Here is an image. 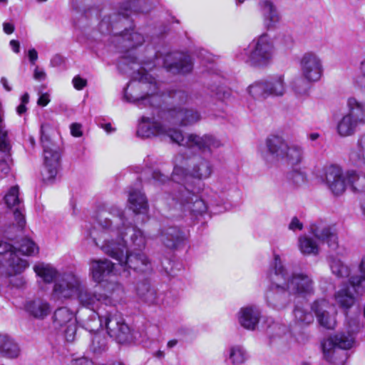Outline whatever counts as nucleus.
<instances>
[{
  "label": "nucleus",
  "instance_id": "nucleus-1",
  "mask_svg": "<svg viewBox=\"0 0 365 365\" xmlns=\"http://www.w3.org/2000/svg\"><path fill=\"white\" fill-rule=\"evenodd\" d=\"M96 220L102 231L94 241L104 253L119 262L125 269L145 272L150 269L147 255L141 251L147 245L148 237L136 226L127 223L124 212L115 206L101 209Z\"/></svg>",
  "mask_w": 365,
  "mask_h": 365
},
{
  "label": "nucleus",
  "instance_id": "nucleus-2",
  "mask_svg": "<svg viewBox=\"0 0 365 365\" xmlns=\"http://www.w3.org/2000/svg\"><path fill=\"white\" fill-rule=\"evenodd\" d=\"M274 272L271 274V284L265 294L267 304L281 309L289 302V297H306L314 293V282L312 277L304 272L289 274L284 267L281 257L274 254Z\"/></svg>",
  "mask_w": 365,
  "mask_h": 365
},
{
  "label": "nucleus",
  "instance_id": "nucleus-3",
  "mask_svg": "<svg viewBox=\"0 0 365 365\" xmlns=\"http://www.w3.org/2000/svg\"><path fill=\"white\" fill-rule=\"evenodd\" d=\"M158 89L155 80L146 72L145 68L142 67L133 74L124 91V96L128 101L136 103L140 108L145 107L147 103L154 106L159 103Z\"/></svg>",
  "mask_w": 365,
  "mask_h": 365
},
{
  "label": "nucleus",
  "instance_id": "nucleus-4",
  "mask_svg": "<svg viewBox=\"0 0 365 365\" xmlns=\"http://www.w3.org/2000/svg\"><path fill=\"white\" fill-rule=\"evenodd\" d=\"M36 275L46 283L54 281L53 294L58 297H71L80 286V279L73 272L60 274L51 264L38 263L34 267Z\"/></svg>",
  "mask_w": 365,
  "mask_h": 365
},
{
  "label": "nucleus",
  "instance_id": "nucleus-5",
  "mask_svg": "<svg viewBox=\"0 0 365 365\" xmlns=\"http://www.w3.org/2000/svg\"><path fill=\"white\" fill-rule=\"evenodd\" d=\"M362 327L356 319L349 322L347 330L341 331L324 340L322 348L327 360L339 365H343L346 354H343V359L337 361L336 356L339 355V349H349L355 344V335Z\"/></svg>",
  "mask_w": 365,
  "mask_h": 365
},
{
  "label": "nucleus",
  "instance_id": "nucleus-6",
  "mask_svg": "<svg viewBox=\"0 0 365 365\" xmlns=\"http://www.w3.org/2000/svg\"><path fill=\"white\" fill-rule=\"evenodd\" d=\"M275 54L274 41L269 35L262 34L255 37L247 49L237 54V57L255 66H265L269 64Z\"/></svg>",
  "mask_w": 365,
  "mask_h": 365
},
{
  "label": "nucleus",
  "instance_id": "nucleus-7",
  "mask_svg": "<svg viewBox=\"0 0 365 365\" xmlns=\"http://www.w3.org/2000/svg\"><path fill=\"white\" fill-rule=\"evenodd\" d=\"M81 286L80 282L79 288L73 294L78 292L77 298L79 304L93 311V319L97 317L98 313H100L99 309L102 306H115L116 303L123 299L124 294L122 285L117 282L114 284L115 289L110 297L86 288H81Z\"/></svg>",
  "mask_w": 365,
  "mask_h": 365
},
{
  "label": "nucleus",
  "instance_id": "nucleus-8",
  "mask_svg": "<svg viewBox=\"0 0 365 365\" xmlns=\"http://www.w3.org/2000/svg\"><path fill=\"white\" fill-rule=\"evenodd\" d=\"M103 326L106 327L108 334L111 337H115L119 341L127 339L130 329L125 323L122 316L118 312L113 314L108 312L105 315H103L102 313H98L95 319L86 324V328L89 331L98 330L99 327Z\"/></svg>",
  "mask_w": 365,
  "mask_h": 365
},
{
  "label": "nucleus",
  "instance_id": "nucleus-9",
  "mask_svg": "<svg viewBox=\"0 0 365 365\" xmlns=\"http://www.w3.org/2000/svg\"><path fill=\"white\" fill-rule=\"evenodd\" d=\"M213 171L212 163L207 159L200 158L193 163L190 171L183 166L175 165L172 174V180L182 184L181 186L192 187L190 183L191 178L207 180L212 176Z\"/></svg>",
  "mask_w": 365,
  "mask_h": 365
},
{
  "label": "nucleus",
  "instance_id": "nucleus-10",
  "mask_svg": "<svg viewBox=\"0 0 365 365\" xmlns=\"http://www.w3.org/2000/svg\"><path fill=\"white\" fill-rule=\"evenodd\" d=\"M28 267L27 260L19 257L17 250L13 245L0 240V274H19Z\"/></svg>",
  "mask_w": 365,
  "mask_h": 365
},
{
  "label": "nucleus",
  "instance_id": "nucleus-11",
  "mask_svg": "<svg viewBox=\"0 0 365 365\" xmlns=\"http://www.w3.org/2000/svg\"><path fill=\"white\" fill-rule=\"evenodd\" d=\"M171 142L179 145L201 151L211 150L222 145L221 142L212 135H199L195 133L183 135L182 132L176 128L172 131Z\"/></svg>",
  "mask_w": 365,
  "mask_h": 365
},
{
  "label": "nucleus",
  "instance_id": "nucleus-12",
  "mask_svg": "<svg viewBox=\"0 0 365 365\" xmlns=\"http://www.w3.org/2000/svg\"><path fill=\"white\" fill-rule=\"evenodd\" d=\"M50 129V125L47 123L41 125V141L43 143V168L41 172L43 180L47 182H51L56 178L60 168V153L54 145H47L48 139L46 133Z\"/></svg>",
  "mask_w": 365,
  "mask_h": 365
},
{
  "label": "nucleus",
  "instance_id": "nucleus-13",
  "mask_svg": "<svg viewBox=\"0 0 365 365\" xmlns=\"http://www.w3.org/2000/svg\"><path fill=\"white\" fill-rule=\"evenodd\" d=\"M195 192V189L192 187L180 186L178 192L172 197V200L184 210L195 214L206 212L210 206L202 195L199 198Z\"/></svg>",
  "mask_w": 365,
  "mask_h": 365
},
{
  "label": "nucleus",
  "instance_id": "nucleus-14",
  "mask_svg": "<svg viewBox=\"0 0 365 365\" xmlns=\"http://www.w3.org/2000/svg\"><path fill=\"white\" fill-rule=\"evenodd\" d=\"M302 77L309 83L318 82L324 73L323 61L314 51L305 52L299 59Z\"/></svg>",
  "mask_w": 365,
  "mask_h": 365
},
{
  "label": "nucleus",
  "instance_id": "nucleus-15",
  "mask_svg": "<svg viewBox=\"0 0 365 365\" xmlns=\"http://www.w3.org/2000/svg\"><path fill=\"white\" fill-rule=\"evenodd\" d=\"M173 130H176V128L162 124L154 118L142 117L138 124L137 135L142 138L168 137L171 140V133Z\"/></svg>",
  "mask_w": 365,
  "mask_h": 365
},
{
  "label": "nucleus",
  "instance_id": "nucleus-16",
  "mask_svg": "<svg viewBox=\"0 0 365 365\" xmlns=\"http://www.w3.org/2000/svg\"><path fill=\"white\" fill-rule=\"evenodd\" d=\"M287 143L279 135H270L265 140V145L259 148L261 157L268 163L282 158Z\"/></svg>",
  "mask_w": 365,
  "mask_h": 365
},
{
  "label": "nucleus",
  "instance_id": "nucleus-17",
  "mask_svg": "<svg viewBox=\"0 0 365 365\" xmlns=\"http://www.w3.org/2000/svg\"><path fill=\"white\" fill-rule=\"evenodd\" d=\"M201 119L200 113L194 109L173 108L165 114L167 123L182 127L192 125Z\"/></svg>",
  "mask_w": 365,
  "mask_h": 365
},
{
  "label": "nucleus",
  "instance_id": "nucleus-18",
  "mask_svg": "<svg viewBox=\"0 0 365 365\" xmlns=\"http://www.w3.org/2000/svg\"><path fill=\"white\" fill-rule=\"evenodd\" d=\"M89 274L92 280L101 284L112 276L118 274L115 264L108 259H92L90 262Z\"/></svg>",
  "mask_w": 365,
  "mask_h": 365
},
{
  "label": "nucleus",
  "instance_id": "nucleus-19",
  "mask_svg": "<svg viewBox=\"0 0 365 365\" xmlns=\"http://www.w3.org/2000/svg\"><path fill=\"white\" fill-rule=\"evenodd\" d=\"M309 232L319 242L327 243L332 250L340 249L336 230L323 222H317L309 226Z\"/></svg>",
  "mask_w": 365,
  "mask_h": 365
},
{
  "label": "nucleus",
  "instance_id": "nucleus-20",
  "mask_svg": "<svg viewBox=\"0 0 365 365\" xmlns=\"http://www.w3.org/2000/svg\"><path fill=\"white\" fill-rule=\"evenodd\" d=\"M5 205L13 210V215L19 230H23L26 225L24 215L22 212V200L19 197V187L17 185L11 187L4 197Z\"/></svg>",
  "mask_w": 365,
  "mask_h": 365
},
{
  "label": "nucleus",
  "instance_id": "nucleus-21",
  "mask_svg": "<svg viewBox=\"0 0 365 365\" xmlns=\"http://www.w3.org/2000/svg\"><path fill=\"white\" fill-rule=\"evenodd\" d=\"M324 180L333 194L340 195L346 190L348 177L344 175L340 167L331 165L325 170Z\"/></svg>",
  "mask_w": 365,
  "mask_h": 365
},
{
  "label": "nucleus",
  "instance_id": "nucleus-22",
  "mask_svg": "<svg viewBox=\"0 0 365 365\" xmlns=\"http://www.w3.org/2000/svg\"><path fill=\"white\" fill-rule=\"evenodd\" d=\"M163 65L168 71L174 73H187L192 69L190 57L188 55L177 52L167 55Z\"/></svg>",
  "mask_w": 365,
  "mask_h": 365
},
{
  "label": "nucleus",
  "instance_id": "nucleus-23",
  "mask_svg": "<svg viewBox=\"0 0 365 365\" xmlns=\"http://www.w3.org/2000/svg\"><path fill=\"white\" fill-rule=\"evenodd\" d=\"M261 318L260 309L254 305H247L240 309L237 313V322L245 329L255 330Z\"/></svg>",
  "mask_w": 365,
  "mask_h": 365
},
{
  "label": "nucleus",
  "instance_id": "nucleus-24",
  "mask_svg": "<svg viewBox=\"0 0 365 365\" xmlns=\"http://www.w3.org/2000/svg\"><path fill=\"white\" fill-rule=\"evenodd\" d=\"M329 302L324 299L314 301L312 305V310L315 313L320 326L327 329H332L336 326L334 316L330 315L327 312Z\"/></svg>",
  "mask_w": 365,
  "mask_h": 365
},
{
  "label": "nucleus",
  "instance_id": "nucleus-25",
  "mask_svg": "<svg viewBox=\"0 0 365 365\" xmlns=\"http://www.w3.org/2000/svg\"><path fill=\"white\" fill-rule=\"evenodd\" d=\"M21 354V347L14 337L6 333H0V357L16 359Z\"/></svg>",
  "mask_w": 365,
  "mask_h": 365
},
{
  "label": "nucleus",
  "instance_id": "nucleus-26",
  "mask_svg": "<svg viewBox=\"0 0 365 365\" xmlns=\"http://www.w3.org/2000/svg\"><path fill=\"white\" fill-rule=\"evenodd\" d=\"M259 8L266 28H272L280 21V14L271 1L261 0L259 2Z\"/></svg>",
  "mask_w": 365,
  "mask_h": 365
},
{
  "label": "nucleus",
  "instance_id": "nucleus-27",
  "mask_svg": "<svg viewBox=\"0 0 365 365\" xmlns=\"http://www.w3.org/2000/svg\"><path fill=\"white\" fill-rule=\"evenodd\" d=\"M346 106L348 112L346 113L361 126L365 125V101L354 96L347 98Z\"/></svg>",
  "mask_w": 365,
  "mask_h": 365
},
{
  "label": "nucleus",
  "instance_id": "nucleus-28",
  "mask_svg": "<svg viewBox=\"0 0 365 365\" xmlns=\"http://www.w3.org/2000/svg\"><path fill=\"white\" fill-rule=\"evenodd\" d=\"M26 311L33 317L43 319L51 312V306L42 298L28 301L25 304Z\"/></svg>",
  "mask_w": 365,
  "mask_h": 365
},
{
  "label": "nucleus",
  "instance_id": "nucleus-29",
  "mask_svg": "<svg viewBox=\"0 0 365 365\" xmlns=\"http://www.w3.org/2000/svg\"><path fill=\"white\" fill-rule=\"evenodd\" d=\"M227 190L226 185L217 182L212 184L210 187L206 188L202 195L210 207L219 206L225 202V193Z\"/></svg>",
  "mask_w": 365,
  "mask_h": 365
},
{
  "label": "nucleus",
  "instance_id": "nucleus-30",
  "mask_svg": "<svg viewBox=\"0 0 365 365\" xmlns=\"http://www.w3.org/2000/svg\"><path fill=\"white\" fill-rule=\"evenodd\" d=\"M160 242L168 248H178L184 241L185 237L177 227H169L160 232Z\"/></svg>",
  "mask_w": 365,
  "mask_h": 365
},
{
  "label": "nucleus",
  "instance_id": "nucleus-31",
  "mask_svg": "<svg viewBox=\"0 0 365 365\" xmlns=\"http://www.w3.org/2000/svg\"><path fill=\"white\" fill-rule=\"evenodd\" d=\"M128 206L135 214H146L148 211V200L145 195L138 190H131L128 199Z\"/></svg>",
  "mask_w": 365,
  "mask_h": 365
},
{
  "label": "nucleus",
  "instance_id": "nucleus-32",
  "mask_svg": "<svg viewBox=\"0 0 365 365\" xmlns=\"http://www.w3.org/2000/svg\"><path fill=\"white\" fill-rule=\"evenodd\" d=\"M268 96H282L287 90L283 75L272 76L265 81Z\"/></svg>",
  "mask_w": 365,
  "mask_h": 365
},
{
  "label": "nucleus",
  "instance_id": "nucleus-33",
  "mask_svg": "<svg viewBox=\"0 0 365 365\" xmlns=\"http://www.w3.org/2000/svg\"><path fill=\"white\" fill-rule=\"evenodd\" d=\"M118 43L125 48H132L140 46L144 42V37L133 30L125 29L119 35Z\"/></svg>",
  "mask_w": 365,
  "mask_h": 365
},
{
  "label": "nucleus",
  "instance_id": "nucleus-34",
  "mask_svg": "<svg viewBox=\"0 0 365 365\" xmlns=\"http://www.w3.org/2000/svg\"><path fill=\"white\" fill-rule=\"evenodd\" d=\"M225 357L232 365H242L247 360L248 355L242 346L235 345L227 349Z\"/></svg>",
  "mask_w": 365,
  "mask_h": 365
},
{
  "label": "nucleus",
  "instance_id": "nucleus-35",
  "mask_svg": "<svg viewBox=\"0 0 365 365\" xmlns=\"http://www.w3.org/2000/svg\"><path fill=\"white\" fill-rule=\"evenodd\" d=\"M358 127L361 125L345 114L336 124V132L341 137H348L353 135Z\"/></svg>",
  "mask_w": 365,
  "mask_h": 365
},
{
  "label": "nucleus",
  "instance_id": "nucleus-36",
  "mask_svg": "<svg viewBox=\"0 0 365 365\" xmlns=\"http://www.w3.org/2000/svg\"><path fill=\"white\" fill-rule=\"evenodd\" d=\"M53 322L56 327L63 328L66 325L76 322V319L73 312L66 307H61L55 311Z\"/></svg>",
  "mask_w": 365,
  "mask_h": 365
},
{
  "label": "nucleus",
  "instance_id": "nucleus-37",
  "mask_svg": "<svg viewBox=\"0 0 365 365\" xmlns=\"http://www.w3.org/2000/svg\"><path fill=\"white\" fill-rule=\"evenodd\" d=\"M298 247L304 255H317L319 252V245L317 242L306 235L299 237Z\"/></svg>",
  "mask_w": 365,
  "mask_h": 365
},
{
  "label": "nucleus",
  "instance_id": "nucleus-38",
  "mask_svg": "<svg viewBox=\"0 0 365 365\" xmlns=\"http://www.w3.org/2000/svg\"><path fill=\"white\" fill-rule=\"evenodd\" d=\"M304 157V150L302 146L297 144L287 145L282 159L288 163L295 165L299 163Z\"/></svg>",
  "mask_w": 365,
  "mask_h": 365
},
{
  "label": "nucleus",
  "instance_id": "nucleus-39",
  "mask_svg": "<svg viewBox=\"0 0 365 365\" xmlns=\"http://www.w3.org/2000/svg\"><path fill=\"white\" fill-rule=\"evenodd\" d=\"M294 323L300 327H306L314 322L312 312L302 307H296L293 312Z\"/></svg>",
  "mask_w": 365,
  "mask_h": 365
},
{
  "label": "nucleus",
  "instance_id": "nucleus-40",
  "mask_svg": "<svg viewBox=\"0 0 365 365\" xmlns=\"http://www.w3.org/2000/svg\"><path fill=\"white\" fill-rule=\"evenodd\" d=\"M175 103L180 105L195 103L197 95L196 93H188L184 91H173L168 93Z\"/></svg>",
  "mask_w": 365,
  "mask_h": 365
},
{
  "label": "nucleus",
  "instance_id": "nucleus-41",
  "mask_svg": "<svg viewBox=\"0 0 365 365\" xmlns=\"http://www.w3.org/2000/svg\"><path fill=\"white\" fill-rule=\"evenodd\" d=\"M91 337V343L90 344V349L95 354H101L106 351L107 349L106 339L105 336L95 330Z\"/></svg>",
  "mask_w": 365,
  "mask_h": 365
},
{
  "label": "nucleus",
  "instance_id": "nucleus-42",
  "mask_svg": "<svg viewBox=\"0 0 365 365\" xmlns=\"http://www.w3.org/2000/svg\"><path fill=\"white\" fill-rule=\"evenodd\" d=\"M329 267L333 274L338 278H345L350 276V269L340 259L332 257L329 262Z\"/></svg>",
  "mask_w": 365,
  "mask_h": 365
},
{
  "label": "nucleus",
  "instance_id": "nucleus-43",
  "mask_svg": "<svg viewBox=\"0 0 365 365\" xmlns=\"http://www.w3.org/2000/svg\"><path fill=\"white\" fill-rule=\"evenodd\" d=\"M250 94L256 99L268 97L265 81H257L248 87Z\"/></svg>",
  "mask_w": 365,
  "mask_h": 365
},
{
  "label": "nucleus",
  "instance_id": "nucleus-44",
  "mask_svg": "<svg viewBox=\"0 0 365 365\" xmlns=\"http://www.w3.org/2000/svg\"><path fill=\"white\" fill-rule=\"evenodd\" d=\"M348 182L354 190L359 192H365V175H358L354 171L347 173Z\"/></svg>",
  "mask_w": 365,
  "mask_h": 365
},
{
  "label": "nucleus",
  "instance_id": "nucleus-45",
  "mask_svg": "<svg viewBox=\"0 0 365 365\" xmlns=\"http://www.w3.org/2000/svg\"><path fill=\"white\" fill-rule=\"evenodd\" d=\"M364 149L365 148H361L357 145V149H354L350 152L349 162L353 166L358 168H365Z\"/></svg>",
  "mask_w": 365,
  "mask_h": 365
},
{
  "label": "nucleus",
  "instance_id": "nucleus-46",
  "mask_svg": "<svg viewBox=\"0 0 365 365\" xmlns=\"http://www.w3.org/2000/svg\"><path fill=\"white\" fill-rule=\"evenodd\" d=\"M4 116V112L0 103V154H3L9 148V144L6 142L8 132L6 130Z\"/></svg>",
  "mask_w": 365,
  "mask_h": 365
},
{
  "label": "nucleus",
  "instance_id": "nucleus-47",
  "mask_svg": "<svg viewBox=\"0 0 365 365\" xmlns=\"http://www.w3.org/2000/svg\"><path fill=\"white\" fill-rule=\"evenodd\" d=\"M19 252L24 255H35L38 252V247L34 241L29 238H25L21 240Z\"/></svg>",
  "mask_w": 365,
  "mask_h": 365
},
{
  "label": "nucleus",
  "instance_id": "nucleus-48",
  "mask_svg": "<svg viewBox=\"0 0 365 365\" xmlns=\"http://www.w3.org/2000/svg\"><path fill=\"white\" fill-rule=\"evenodd\" d=\"M64 335L66 340L68 342H72L76 338V334L77 330V323L72 322L68 325L64 326L63 328H61Z\"/></svg>",
  "mask_w": 365,
  "mask_h": 365
},
{
  "label": "nucleus",
  "instance_id": "nucleus-49",
  "mask_svg": "<svg viewBox=\"0 0 365 365\" xmlns=\"http://www.w3.org/2000/svg\"><path fill=\"white\" fill-rule=\"evenodd\" d=\"M306 80L297 78L295 79L292 83L293 91L299 95H303L307 93L308 91V85Z\"/></svg>",
  "mask_w": 365,
  "mask_h": 365
},
{
  "label": "nucleus",
  "instance_id": "nucleus-50",
  "mask_svg": "<svg viewBox=\"0 0 365 365\" xmlns=\"http://www.w3.org/2000/svg\"><path fill=\"white\" fill-rule=\"evenodd\" d=\"M9 148L3 154H0V178H4L8 175L10 171L9 165L5 160V157L7 156Z\"/></svg>",
  "mask_w": 365,
  "mask_h": 365
},
{
  "label": "nucleus",
  "instance_id": "nucleus-51",
  "mask_svg": "<svg viewBox=\"0 0 365 365\" xmlns=\"http://www.w3.org/2000/svg\"><path fill=\"white\" fill-rule=\"evenodd\" d=\"M148 294L143 298V301L149 304H155L158 303V298L155 289L148 285Z\"/></svg>",
  "mask_w": 365,
  "mask_h": 365
},
{
  "label": "nucleus",
  "instance_id": "nucleus-52",
  "mask_svg": "<svg viewBox=\"0 0 365 365\" xmlns=\"http://www.w3.org/2000/svg\"><path fill=\"white\" fill-rule=\"evenodd\" d=\"M359 71L360 76L356 78L355 83L359 87L365 89V58L360 63Z\"/></svg>",
  "mask_w": 365,
  "mask_h": 365
},
{
  "label": "nucleus",
  "instance_id": "nucleus-53",
  "mask_svg": "<svg viewBox=\"0 0 365 365\" xmlns=\"http://www.w3.org/2000/svg\"><path fill=\"white\" fill-rule=\"evenodd\" d=\"M230 91L225 87H219L216 91V96L220 101H225L230 98Z\"/></svg>",
  "mask_w": 365,
  "mask_h": 365
},
{
  "label": "nucleus",
  "instance_id": "nucleus-54",
  "mask_svg": "<svg viewBox=\"0 0 365 365\" xmlns=\"http://www.w3.org/2000/svg\"><path fill=\"white\" fill-rule=\"evenodd\" d=\"M72 83H73V87L76 90L80 91V90H82L84 87H86V86L87 84V81L84 78H82L79 76H76L73 78Z\"/></svg>",
  "mask_w": 365,
  "mask_h": 365
},
{
  "label": "nucleus",
  "instance_id": "nucleus-55",
  "mask_svg": "<svg viewBox=\"0 0 365 365\" xmlns=\"http://www.w3.org/2000/svg\"><path fill=\"white\" fill-rule=\"evenodd\" d=\"M148 283L142 282L137 287V294L138 297L143 300L145 295L148 294Z\"/></svg>",
  "mask_w": 365,
  "mask_h": 365
},
{
  "label": "nucleus",
  "instance_id": "nucleus-56",
  "mask_svg": "<svg viewBox=\"0 0 365 365\" xmlns=\"http://www.w3.org/2000/svg\"><path fill=\"white\" fill-rule=\"evenodd\" d=\"M153 180L154 182L159 184H164L169 180L168 178L159 171H154L153 173Z\"/></svg>",
  "mask_w": 365,
  "mask_h": 365
},
{
  "label": "nucleus",
  "instance_id": "nucleus-57",
  "mask_svg": "<svg viewBox=\"0 0 365 365\" xmlns=\"http://www.w3.org/2000/svg\"><path fill=\"white\" fill-rule=\"evenodd\" d=\"M289 229L294 232L296 230H302L303 229V224L297 217H294L292 219L289 225Z\"/></svg>",
  "mask_w": 365,
  "mask_h": 365
},
{
  "label": "nucleus",
  "instance_id": "nucleus-58",
  "mask_svg": "<svg viewBox=\"0 0 365 365\" xmlns=\"http://www.w3.org/2000/svg\"><path fill=\"white\" fill-rule=\"evenodd\" d=\"M70 128L73 136L81 137L82 135L81 125L79 123H72Z\"/></svg>",
  "mask_w": 365,
  "mask_h": 365
},
{
  "label": "nucleus",
  "instance_id": "nucleus-59",
  "mask_svg": "<svg viewBox=\"0 0 365 365\" xmlns=\"http://www.w3.org/2000/svg\"><path fill=\"white\" fill-rule=\"evenodd\" d=\"M50 102L49 95L48 93H43L40 96L38 99L37 103L41 106H46Z\"/></svg>",
  "mask_w": 365,
  "mask_h": 365
},
{
  "label": "nucleus",
  "instance_id": "nucleus-60",
  "mask_svg": "<svg viewBox=\"0 0 365 365\" xmlns=\"http://www.w3.org/2000/svg\"><path fill=\"white\" fill-rule=\"evenodd\" d=\"M46 73L43 70L39 69L38 67L35 68L34 77L36 80L42 81L46 78Z\"/></svg>",
  "mask_w": 365,
  "mask_h": 365
},
{
  "label": "nucleus",
  "instance_id": "nucleus-61",
  "mask_svg": "<svg viewBox=\"0 0 365 365\" xmlns=\"http://www.w3.org/2000/svg\"><path fill=\"white\" fill-rule=\"evenodd\" d=\"M28 56L30 62L32 64H35V62L38 59V53L35 48H31L28 51Z\"/></svg>",
  "mask_w": 365,
  "mask_h": 365
},
{
  "label": "nucleus",
  "instance_id": "nucleus-62",
  "mask_svg": "<svg viewBox=\"0 0 365 365\" xmlns=\"http://www.w3.org/2000/svg\"><path fill=\"white\" fill-rule=\"evenodd\" d=\"M4 32L6 34H11L14 31V25L10 22H4L3 24Z\"/></svg>",
  "mask_w": 365,
  "mask_h": 365
},
{
  "label": "nucleus",
  "instance_id": "nucleus-63",
  "mask_svg": "<svg viewBox=\"0 0 365 365\" xmlns=\"http://www.w3.org/2000/svg\"><path fill=\"white\" fill-rule=\"evenodd\" d=\"M78 365H93V363L91 360L88 358H81L77 360Z\"/></svg>",
  "mask_w": 365,
  "mask_h": 365
},
{
  "label": "nucleus",
  "instance_id": "nucleus-64",
  "mask_svg": "<svg viewBox=\"0 0 365 365\" xmlns=\"http://www.w3.org/2000/svg\"><path fill=\"white\" fill-rule=\"evenodd\" d=\"M9 43H10V46L11 47L14 52H15V53L19 52V43L18 41L11 40Z\"/></svg>",
  "mask_w": 365,
  "mask_h": 365
}]
</instances>
